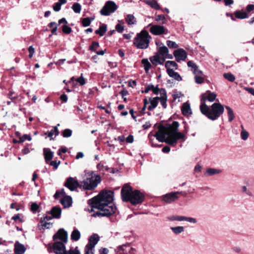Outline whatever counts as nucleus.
I'll return each instance as SVG.
<instances>
[{
	"label": "nucleus",
	"instance_id": "f257e3e1",
	"mask_svg": "<svg viewBox=\"0 0 254 254\" xmlns=\"http://www.w3.org/2000/svg\"><path fill=\"white\" fill-rule=\"evenodd\" d=\"M114 192L103 190L98 195L88 200L91 206L90 212L92 217H109L116 212L117 207L113 204Z\"/></svg>",
	"mask_w": 254,
	"mask_h": 254
},
{
	"label": "nucleus",
	"instance_id": "f03ea898",
	"mask_svg": "<svg viewBox=\"0 0 254 254\" xmlns=\"http://www.w3.org/2000/svg\"><path fill=\"white\" fill-rule=\"evenodd\" d=\"M179 124L177 121H174L171 125L165 128H159L154 136L161 142H165L166 143L175 146L179 139L185 140V135L178 131Z\"/></svg>",
	"mask_w": 254,
	"mask_h": 254
},
{
	"label": "nucleus",
	"instance_id": "7ed1b4c3",
	"mask_svg": "<svg viewBox=\"0 0 254 254\" xmlns=\"http://www.w3.org/2000/svg\"><path fill=\"white\" fill-rule=\"evenodd\" d=\"M121 193L124 202L129 201L133 205L141 203L144 199V195L139 190H132V187L127 184L124 185Z\"/></svg>",
	"mask_w": 254,
	"mask_h": 254
},
{
	"label": "nucleus",
	"instance_id": "20e7f679",
	"mask_svg": "<svg viewBox=\"0 0 254 254\" xmlns=\"http://www.w3.org/2000/svg\"><path fill=\"white\" fill-rule=\"evenodd\" d=\"M200 110L202 114L212 121L217 120L224 111L223 106L219 103H213L210 108L205 103H202L200 105Z\"/></svg>",
	"mask_w": 254,
	"mask_h": 254
},
{
	"label": "nucleus",
	"instance_id": "39448f33",
	"mask_svg": "<svg viewBox=\"0 0 254 254\" xmlns=\"http://www.w3.org/2000/svg\"><path fill=\"white\" fill-rule=\"evenodd\" d=\"M84 173L86 178L80 182V187L86 190H94L101 182V176L93 171L85 170Z\"/></svg>",
	"mask_w": 254,
	"mask_h": 254
},
{
	"label": "nucleus",
	"instance_id": "423d86ee",
	"mask_svg": "<svg viewBox=\"0 0 254 254\" xmlns=\"http://www.w3.org/2000/svg\"><path fill=\"white\" fill-rule=\"evenodd\" d=\"M67 233L64 229H60L53 236V240L55 241L53 245V249L56 254H62L65 250L64 244L67 241Z\"/></svg>",
	"mask_w": 254,
	"mask_h": 254
},
{
	"label": "nucleus",
	"instance_id": "0eeeda50",
	"mask_svg": "<svg viewBox=\"0 0 254 254\" xmlns=\"http://www.w3.org/2000/svg\"><path fill=\"white\" fill-rule=\"evenodd\" d=\"M151 37L146 30H142L136 34L134 38L133 44L138 49H146L149 46Z\"/></svg>",
	"mask_w": 254,
	"mask_h": 254
},
{
	"label": "nucleus",
	"instance_id": "6e6552de",
	"mask_svg": "<svg viewBox=\"0 0 254 254\" xmlns=\"http://www.w3.org/2000/svg\"><path fill=\"white\" fill-rule=\"evenodd\" d=\"M169 53L168 48L165 46L159 48L155 55L150 58L152 64L156 66L159 64H163L165 61V56Z\"/></svg>",
	"mask_w": 254,
	"mask_h": 254
},
{
	"label": "nucleus",
	"instance_id": "1a4fd4ad",
	"mask_svg": "<svg viewBox=\"0 0 254 254\" xmlns=\"http://www.w3.org/2000/svg\"><path fill=\"white\" fill-rule=\"evenodd\" d=\"M117 9V5L113 1H108L100 10V13L102 15H109L113 13Z\"/></svg>",
	"mask_w": 254,
	"mask_h": 254
},
{
	"label": "nucleus",
	"instance_id": "9d476101",
	"mask_svg": "<svg viewBox=\"0 0 254 254\" xmlns=\"http://www.w3.org/2000/svg\"><path fill=\"white\" fill-rule=\"evenodd\" d=\"M64 186L68 188L71 191H74L79 186H80V183H79L76 178L68 177L66 179Z\"/></svg>",
	"mask_w": 254,
	"mask_h": 254
},
{
	"label": "nucleus",
	"instance_id": "9b49d317",
	"mask_svg": "<svg viewBox=\"0 0 254 254\" xmlns=\"http://www.w3.org/2000/svg\"><path fill=\"white\" fill-rule=\"evenodd\" d=\"M150 32L154 35H160L163 34H167L168 30L163 26L153 25L150 27Z\"/></svg>",
	"mask_w": 254,
	"mask_h": 254
},
{
	"label": "nucleus",
	"instance_id": "f8f14e48",
	"mask_svg": "<svg viewBox=\"0 0 254 254\" xmlns=\"http://www.w3.org/2000/svg\"><path fill=\"white\" fill-rule=\"evenodd\" d=\"M216 97V94L214 92H211L210 91H206L205 93L201 95L200 101L201 104L205 103L206 101L209 102L214 101Z\"/></svg>",
	"mask_w": 254,
	"mask_h": 254
},
{
	"label": "nucleus",
	"instance_id": "ddd939ff",
	"mask_svg": "<svg viewBox=\"0 0 254 254\" xmlns=\"http://www.w3.org/2000/svg\"><path fill=\"white\" fill-rule=\"evenodd\" d=\"M174 56L178 62L185 61L187 57V53L183 49L180 48L174 52Z\"/></svg>",
	"mask_w": 254,
	"mask_h": 254
},
{
	"label": "nucleus",
	"instance_id": "4468645a",
	"mask_svg": "<svg viewBox=\"0 0 254 254\" xmlns=\"http://www.w3.org/2000/svg\"><path fill=\"white\" fill-rule=\"evenodd\" d=\"M182 193V192L177 191L167 193L163 196V200L167 203H171L178 198V194Z\"/></svg>",
	"mask_w": 254,
	"mask_h": 254
},
{
	"label": "nucleus",
	"instance_id": "2eb2a0df",
	"mask_svg": "<svg viewBox=\"0 0 254 254\" xmlns=\"http://www.w3.org/2000/svg\"><path fill=\"white\" fill-rule=\"evenodd\" d=\"M100 240L99 236L97 234H93L89 237L88 239V243L86 245L91 246L93 248L98 243Z\"/></svg>",
	"mask_w": 254,
	"mask_h": 254
},
{
	"label": "nucleus",
	"instance_id": "dca6fc26",
	"mask_svg": "<svg viewBox=\"0 0 254 254\" xmlns=\"http://www.w3.org/2000/svg\"><path fill=\"white\" fill-rule=\"evenodd\" d=\"M14 251L15 254H23L26 251V248L23 245L18 242H16L14 244Z\"/></svg>",
	"mask_w": 254,
	"mask_h": 254
},
{
	"label": "nucleus",
	"instance_id": "f3484780",
	"mask_svg": "<svg viewBox=\"0 0 254 254\" xmlns=\"http://www.w3.org/2000/svg\"><path fill=\"white\" fill-rule=\"evenodd\" d=\"M60 202L64 207H69L72 204V198L69 195H65L61 199Z\"/></svg>",
	"mask_w": 254,
	"mask_h": 254
},
{
	"label": "nucleus",
	"instance_id": "a211bd4d",
	"mask_svg": "<svg viewBox=\"0 0 254 254\" xmlns=\"http://www.w3.org/2000/svg\"><path fill=\"white\" fill-rule=\"evenodd\" d=\"M62 212L61 208L60 207L55 206L52 208L48 213L51 214L55 218H60Z\"/></svg>",
	"mask_w": 254,
	"mask_h": 254
},
{
	"label": "nucleus",
	"instance_id": "6ab92c4d",
	"mask_svg": "<svg viewBox=\"0 0 254 254\" xmlns=\"http://www.w3.org/2000/svg\"><path fill=\"white\" fill-rule=\"evenodd\" d=\"M182 113L184 116H188L191 114L190 104L186 102L184 103L181 108Z\"/></svg>",
	"mask_w": 254,
	"mask_h": 254
},
{
	"label": "nucleus",
	"instance_id": "aec40b11",
	"mask_svg": "<svg viewBox=\"0 0 254 254\" xmlns=\"http://www.w3.org/2000/svg\"><path fill=\"white\" fill-rule=\"evenodd\" d=\"M44 158L46 162L51 160L54 157V152L52 151L49 148L44 149Z\"/></svg>",
	"mask_w": 254,
	"mask_h": 254
},
{
	"label": "nucleus",
	"instance_id": "412c9836",
	"mask_svg": "<svg viewBox=\"0 0 254 254\" xmlns=\"http://www.w3.org/2000/svg\"><path fill=\"white\" fill-rule=\"evenodd\" d=\"M235 18L240 19H246L249 17V15L247 12L242 10H236L234 12Z\"/></svg>",
	"mask_w": 254,
	"mask_h": 254
},
{
	"label": "nucleus",
	"instance_id": "4be33fe9",
	"mask_svg": "<svg viewBox=\"0 0 254 254\" xmlns=\"http://www.w3.org/2000/svg\"><path fill=\"white\" fill-rule=\"evenodd\" d=\"M167 72L169 76L174 78L176 80L179 81L182 80V77L180 75L178 72H175L173 69H169Z\"/></svg>",
	"mask_w": 254,
	"mask_h": 254
},
{
	"label": "nucleus",
	"instance_id": "5701e85b",
	"mask_svg": "<svg viewBox=\"0 0 254 254\" xmlns=\"http://www.w3.org/2000/svg\"><path fill=\"white\" fill-rule=\"evenodd\" d=\"M149 100L151 105L148 107V110L151 111L157 106L158 104L159 97H155L152 99L150 98Z\"/></svg>",
	"mask_w": 254,
	"mask_h": 254
},
{
	"label": "nucleus",
	"instance_id": "b1692460",
	"mask_svg": "<svg viewBox=\"0 0 254 254\" xmlns=\"http://www.w3.org/2000/svg\"><path fill=\"white\" fill-rule=\"evenodd\" d=\"M195 82L197 84H201L204 82V79L202 77L203 72L200 70L194 74Z\"/></svg>",
	"mask_w": 254,
	"mask_h": 254
},
{
	"label": "nucleus",
	"instance_id": "393cba45",
	"mask_svg": "<svg viewBox=\"0 0 254 254\" xmlns=\"http://www.w3.org/2000/svg\"><path fill=\"white\" fill-rule=\"evenodd\" d=\"M187 65L190 68V70L193 74L200 71V70L198 69V66L193 61H189L187 63Z\"/></svg>",
	"mask_w": 254,
	"mask_h": 254
},
{
	"label": "nucleus",
	"instance_id": "a878e982",
	"mask_svg": "<svg viewBox=\"0 0 254 254\" xmlns=\"http://www.w3.org/2000/svg\"><path fill=\"white\" fill-rule=\"evenodd\" d=\"M152 92L155 95L160 94V97L163 96L164 93L165 94H167L166 91L164 88H158V85H157L156 86L154 87Z\"/></svg>",
	"mask_w": 254,
	"mask_h": 254
},
{
	"label": "nucleus",
	"instance_id": "bb28decb",
	"mask_svg": "<svg viewBox=\"0 0 254 254\" xmlns=\"http://www.w3.org/2000/svg\"><path fill=\"white\" fill-rule=\"evenodd\" d=\"M80 236L81 234L80 232L77 229L75 228L71 234L70 238L72 240L77 241L79 240Z\"/></svg>",
	"mask_w": 254,
	"mask_h": 254
},
{
	"label": "nucleus",
	"instance_id": "cd10ccee",
	"mask_svg": "<svg viewBox=\"0 0 254 254\" xmlns=\"http://www.w3.org/2000/svg\"><path fill=\"white\" fill-rule=\"evenodd\" d=\"M94 19V17H88L86 18H82L81 24L83 27H87L90 26L91 21Z\"/></svg>",
	"mask_w": 254,
	"mask_h": 254
},
{
	"label": "nucleus",
	"instance_id": "c85d7f7f",
	"mask_svg": "<svg viewBox=\"0 0 254 254\" xmlns=\"http://www.w3.org/2000/svg\"><path fill=\"white\" fill-rule=\"evenodd\" d=\"M62 254H81L78 247L70 248L69 250L64 251Z\"/></svg>",
	"mask_w": 254,
	"mask_h": 254
},
{
	"label": "nucleus",
	"instance_id": "c756f323",
	"mask_svg": "<svg viewBox=\"0 0 254 254\" xmlns=\"http://www.w3.org/2000/svg\"><path fill=\"white\" fill-rule=\"evenodd\" d=\"M106 31L107 25L106 24H102L99 27L98 29L95 31V33L96 34L99 35L100 36H103Z\"/></svg>",
	"mask_w": 254,
	"mask_h": 254
},
{
	"label": "nucleus",
	"instance_id": "7c9ffc66",
	"mask_svg": "<svg viewBox=\"0 0 254 254\" xmlns=\"http://www.w3.org/2000/svg\"><path fill=\"white\" fill-rule=\"evenodd\" d=\"M165 66L167 69V71H168V69H172V67L177 69L178 65L174 61H168L166 62Z\"/></svg>",
	"mask_w": 254,
	"mask_h": 254
},
{
	"label": "nucleus",
	"instance_id": "2f4dec72",
	"mask_svg": "<svg viewBox=\"0 0 254 254\" xmlns=\"http://www.w3.org/2000/svg\"><path fill=\"white\" fill-rule=\"evenodd\" d=\"M226 109L227 110V114L228 116V121L231 122L234 119L235 116L232 109L229 106H225Z\"/></svg>",
	"mask_w": 254,
	"mask_h": 254
},
{
	"label": "nucleus",
	"instance_id": "473e14b6",
	"mask_svg": "<svg viewBox=\"0 0 254 254\" xmlns=\"http://www.w3.org/2000/svg\"><path fill=\"white\" fill-rule=\"evenodd\" d=\"M170 229L175 235H179L184 231L183 226L171 227Z\"/></svg>",
	"mask_w": 254,
	"mask_h": 254
},
{
	"label": "nucleus",
	"instance_id": "72a5a7b5",
	"mask_svg": "<svg viewBox=\"0 0 254 254\" xmlns=\"http://www.w3.org/2000/svg\"><path fill=\"white\" fill-rule=\"evenodd\" d=\"M59 134V131L58 129L57 128V126H55L54 127V128L51 130L50 131L48 132V136L50 137V139H53V136L55 135V137L58 135Z\"/></svg>",
	"mask_w": 254,
	"mask_h": 254
},
{
	"label": "nucleus",
	"instance_id": "f704fd0d",
	"mask_svg": "<svg viewBox=\"0 0 254 254\" xmlns=\"http://www.w3.org/2000/svg\"><path fill=\"white\" fill-rule=\"evenodd\" d=\"M41 225H39V228L40 230L45 229H49L53 225V223L51 222H48V221H43V223H40Z\"/></svg>",
	"mask_w": 254,
	"mask_h": 254
},
{
	"label": "nucleus",
	"instance_id": "c9c22d12",
	"mask_svg": "<svg viewBox=\"0 0 254 254\" xmlns=\"http://www.w3.org/2000/svg\"><path fill=\"white\" fill-rule=\"evenodd\" d=\"M159 100L160 101V103L162 107L166 109L167 108V94H165V93L163 94V96L161 97H159Z\"/></svg>",
	"mask_w": 254,
	"mask_h": 254
},
{
	"label": "nucleus",
	"instance_id": "e433bc0d",
	"mask_svg": "<svg viewBox=\"0 0 254 254\" xmlns=\"http://www.w3.org/2000/svg\"><path fill=\"white\" fill-rule=\"evenodd\" d=\"M72 9L76 13H79L81 10V6L78 2H75L71 6Z\"/></svg>",
	"mask_w": 254,
	"mask_h": 254
},
{
	"label": "nucleus",
	"instance_id": "4c0bfd02",
	"mask_svg": "<svg viewBox=\"0 0 254 254\" xmlns=\"http://www.w3.org/2000/svg\"><path fill=\"white\" fill-rule=\"evenodd\" d=\"M221 171L219 169H216L214 168H208L207 169L206 173L209 176H212L215 174H217L220 173Z\"/></svg>",
	"mask_w": 254,
	"mask_h": 254
},
{
	"label": "nucleus",
	"instance_id": "58836bf2",
	"mask_svg": "<svg viewBox=\"0 0 254 254\" xmlns=\"http://www.w3.org/2000/svg\"><path fill=\"white\" fill-rule=\"evenodd\" d=\"M134 16L132 14H128L127 16L126 21L128 25H132L135 23Z\"/></svg>",
	"mask_w": 254,
	"mask_h": 254
},
{
	"label": "nucleus",
	"instance_id": "ea45409f",
	"mask_svg": "<svg viewBox=\"0 0 254 254\" xmlns=\"http://www.w3.org/2000/svg\"><path fill=\"white\" fill-rule=\"evenodd\" d=\"M65 195V192L64 191V189H61L60 190H57L56 191V193H55L54 197L55 199H57L61 196H64Z\"/></svg>",
	"mask_w": 254,
	"mask_h": 254
},
{
	"label": "nucleus",
	"instance_id": "a19ab883",
	"mask_svg": "<svg viewBox=\"0 0 254 254\" xmlns=\"http://www.w3.org/2000/svg\"><path fill=\"white\" fill-rule=\"evenodd\" d=\"M141 63L144 65L146 71H148L151 68V65L147 59H142Z\"/></svg>",
	"mask_w": 254,
	"mask_h": 254
},
{
	"label": "nucleus",
	"instance_id": "79ce46f5",
	"mask_svg": "<svg viewBox=\"0 0 254 254\" xmlns=\"http://www.w3.org/2000/svg\"><path fill=\"white\" fill-rule=\"evenodd\" d=\"M72 131L71 129L66 128L62 132V135L64 137H69L71 136Z\"/></svg>",
	"mask_w": 254,
	"mask_h": 254
},
{
	"label": "nucleus",
	"instance_id": "37998d69",
	"mask_svg": "<svg viewBox=\"0 0 254 254\" xmlns=\"http://www.w3.org/2000/svg\"><path fill=\"white\" fill-rule=\"evenodd\" d=\"M223 75L224 78L229 81L233 82L235 79V76L231 73H225Z\"/></svg>",
	"mask_w": 254,
	"mask_h": 254
},
{
	"label": "nucleus",
	"instance_id": "c03bdc74",
	"mask_svg": "<svg viewBox=\"0 0 254 254\" xmlns=\"http://www.w3.org/2000/svg\"><path fill=\"white\" fill-rule=\"evenodd\" d=\"M94 248L91 246L86 245L84 248V254H94Z\"/></svg>",
	"mask_w": 254,
	"mask_h": 254
},
{
	"label": "nucleus",
	"instance_id": "a18cd8bd",
	"mask_svg": "<svg viewBox=\"0 0 254 254\" xmlns=\"http://www.w3.org/2000/svg\"><path fill=\"white\" fill-rule=\"evenodd\" d=\"M26 140H28L29 141L31 140V136L30 134H24L20 138V139L18 142V143H22L25 141Z\"/></svg>",
	"mask_w": 254,
	"mask_h": 254
},
{
	"label": "nucleus",
	"instance_id": "49530a36",
	"mask_svg": "<svg viewBox=\"0 0 254 254\" xmlns=\"http://www.w3.org/2000/svg\"><path fill=\"white\" fill-rule=\"evenodd\" d=\"M62 31L64 33L68 34L71 32L72 29L67 24H64L62 26Z\"/></svg>",
	"mask_w": 254,
	"mask_h": 254
},
{
	"label": "nucleus",
	"instance_id": "de8ad7c7",
	"mask_svg": "<svg viewBox=\"0 0 254 254\" xmlns=\"http://www.w3.org/2000/svg\"><path fill=\"white\" fill-rule=\"evenodd\" d=\"M249 133L245 129H242L241 132V137L244 140H247L249 137Z\"/></svg>",
	"mask_w": 254,
	"mask_h": 254
},
{
	"label": "nucleus",
	"instance_id": "09e8293b",
	"mask_svg": "<svg viewBox=\"0 0 254 254\" xmlns=\"http://www.w3.org/2000/svg\"><path fill=\"white\" fill-rule=\"evenodd\" d=\"M99 44L98 42H96V41H93L92 43V44L91 46H90L89 48V50L91 51H94V52H96V49L99 47Z\"/></svg>",
	"mask_w": 254,
	"mask_h": 254
},
{
	"label": "nucleus",
	"instance_id": "8fccbe9b",
	"mask_svg": "<svg viewBox=\"0 0 254 254\" xmlns=\"http://www.w3.org/2000/svg\"><path fill=\"white\" fill-rule=\"evenodd\" d=\"M166 44L170 48L173 49L178 47V45L175 42L172 41L168 40L166 41Z\"/></svg>",
	"mask_w": 254,
	"mask_h": 254
},
{
	"label": "nucleus",
	"instance_id": "3c124183",
	"mask_svg": "<svg viewBox=\"0 0 254 254\" xmlns=\"http://www.w3.org/2000/svg\"><path fill=\"white\" fill-rule=\"evenodd\" d=\"M165 19V17L163 14L156 15L155 17V21L157 22H160L162 21V24H165V22L164 21Z\"/></svg>",
	"mask_w": 254,
	"mask_h": 254
},
{
	"label": "nucleus",
	"instance_id": "603ef678",
	"mask_svg": "<svg viewBox=\"0 0 254 254\" xmlns=\"http://www.w3.org/2000/svg\"><path fill=\"white\" fill-rule=\"evenodd\" d=\"M75 81L79 83L81 85H83L86 83L85 80L83 77L82 73L81 74V76L79 78L75 79Z\"/></svg>",
	"mask_w": 254,
	"mask_h": 254
},
{
	"label": "nucleus",
	"instance_id": "864d4df0",
	"mask_svg": "<svg viewBox=\"0 0 254 254\" xmlns=\"http://www.w3.org/2000/svg\"><path fill=\"white\" fill-rule=\"evenodd\" d=\"M53 218H55L54 217L52 216H44L40 219V223H43V221H49L52 220Z\"/></svg>",
	"mask_w": 254,
	"mask_h": 254
},
{
	"label": "nucleus",
	"instance_id": "5fc2aeb1",
	"mask_svg": "<svg viewBox=\"0 0 254 254\" xmlns=\"http://www.w3.org/2000/svg\"><path fill=\"white\" fill-rule=\"evenodd\" d=\"M39 205L36 203L33 202L32 203L31 206V210L33 213H36L38 211V209H39Z\"/></svg>",
	"mask_w": 254,
	"mask_h": 254
},
{
	"label": "nucleus",
	"instance_id": "6e6d98bb",
	"mask_svg": "<svg viewBox=\"0 0 254 254\" xmlns=\"http://www.w3.org/2000/svg\"><path fill=\"white\" fill-rule=\"evenodd\" d=\"M148 3L152 8H154L156 9H158L160 8L159 4L155 0L150 1Z\"/></svg>",
	"mask_w": 254,
	"mask_h": 254
},
{
	"label": "nucleus",
	"instance_id": "4d7b16f0",
	"mask_svg": "<svg viewBox=\"0 0 254 254\" xmlns=\"http://www.w3.org/2000/svg\"><path fill=\"white\" fill-rule=\"evenodd\" d=\"M154 87V86L153 84H149L145 87L144 91H142V92L147 93L149 91H152Z\"/></svg>",
	"mask_w": 254,
	"mask_h": 254
},
{
	"label": "nucleus",
	"instance_id": "13d9d810",
	"mask_svg": "<svg viewBox=\"0 0 254 254\" xmlns=\"http://www.w3.org/2000/svg\"><path fill=\"white\" fill-rule=\"evenodd\" d=\"M116 30L119 33H122L124 30V27L120 24H117L115 27Z\"/></svg>",
	"mask_w": 254,
	"mask_h": 254
},
{
	"label": "nucleus",
	"instance_id": "bf43d9fd",
	"mask_svg": "<svg viewBox=\"0 0 254 254\" xmlns=\"http://www.w3.org/2000/svg\"><path fill=\"white\" fill-rule=\"evenodd\" d=\"M186 221L192 224H195L197 222V220L195 218L190 217H186Z\"/></svg>",
	"mask_w": 254,
	"mask_h": 254
},
{
	"label": "nucleus",
	"instance_id": "052dcab7",
	"mask_svg": "<svg viewBox=\"0 0 254 254\" xmlns=\"http://www.w3.org/2000/svg\"><path fill=\"white\" fill-rule=\"evenodd\" d=\"M53 7L55 11H59L61 10V5L57 2L54 4Z\"/></svg>",
	"mask_w": 254,
	"mask_h": 254
},
{
	"label": "nucleus",
	"instance_id": "680f3d73",
	"mask_svg": "<svg viewBox=\"0 0 254 254\" xmlns=\"http://www.w3.org/2000/svg\"><path fill=\"white\" fill-rule=\"evenodd\" d=\"M60 164V161H59L58 162L57 161H52L50 162V165L52 166H53L55 169H57L59 167Z\"/></svg>",
	"mask_w": 254,
	"mask_h": 254
},
{
	"label": "nucleus",
	"instance_id": "e2e57ef3",
	"mask_svg": "<svg viewBox=\"0 0 254 254\" xmlns=\"http://www.w3.org/2000/svg\"><path fill=\"white\" fill-rule=\"evenodd\" d=\"M28 51L29 53V57L31 58L33 57V55L35 52V49L33 47V46H31L28 48Z\"/></svg>",
	"mask_w": 254,
	"mask_h": 254
},
{
	"label": "nucleus",
	"instance_id": "0e129e2a",
	"mask_svg": "<svg viewBox=\"0 0 254 254\" xmlns=\"http://www.w3.org/2000/svg\"><path fill=\"white\" fill-rule=\"evenodd\" d=\"M67 148L66 147H62L58 150V154L61 155L62 153H65L67 152Z\"/></svg>",
	"mask_w": 254,
	"mask_h": 254
},
{
	"label": "nucleus",
	"instance_id": "69168bd1",
	"mask_svg": "<svg viewBox=\"0 0 254 254\" xmlns=\"http://www.w3.org/2000/svg\"><path fill=\"white\" fill-rule=\"evenodd\" d=\"M254 9V4H248L246 7V10L247 12H250Z\"/></svg>",
	"mask_w": 254,
	"mask_h": 254
},
{
	"label": "nucleus",
	"instance_id": "338daca9",
	"mask_svg": "<svg viewBox=\"0 0 254 254\" xmlns=\"http://www.w3.org/2000/svg\"><path fill=\"white\" fill-rule=\"evenodd\" d=\"M126 141H127V142L129 143H132L133 141V136L132 135H129L126 138Z\"/></svg>",
	"mask_w": 254,
	"mask_h": 254
},
{
	"label": "nucleus",
	"instance_id": "774afa93",
	"mask_svg": "<svg viewBox=\"0 0 254 254\" xmlns=\"http://www.w3.org/2000/svg\"><path fill=\"white\" fill-rule=\"evenodd\" d=\"M100 254H108L109 250L107 248H102L99 250Z\"/></svg>",
	"mask_w": 254,
	"mask_h": 254
}]
</instances>
